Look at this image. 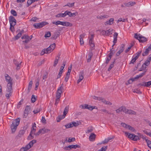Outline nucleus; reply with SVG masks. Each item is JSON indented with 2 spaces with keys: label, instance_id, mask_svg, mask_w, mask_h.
Segmentation results:
<instances>
[{
  "label": "nucleus",
  "instance_id": "obj_54",
  "mask_svg": "<svg viewBox=\"0 0 151 151\" xmlns=\"http://www.w3.org/2000/svg\"><path fill=\"white\" fill-rule=\"evenodd\" d=\"M51 35L50 32H47L45 35V37H49Z\"/></svg>",
  "mask_w": 151,
  "mask_h": 151
},
{
  "label": "nucleus",
  "instance_id": "obj_10",
  "mask_svg": "<svg viewBox=\"0 0 151 151\" xmlns=\"http://www.w3.org/2000/svg\"><path fill=\"white\" fill-rule=\"evenodd\" d=\"M55 47V43H53L50 45L47 48L45 49L46 54L49 53L51 52L54 49Z\"/></svg>",
  "mask_w": 151,
  "mask_h": 151
},
{
  "label": "nucleus",
  "instance_id": "obj_49",
  "mask_svg": "<svg viewBox=\"0 0 151 151\" xmlns=\"http://www.w3.org/2000/svg\"><path fill=\"white\" fill-rule=\"evenodd\" d=\"M65 64H66V62H64L63 64V66H62L60 67V71H63V70L65 67Z\"/></svg>",
  "mask_w": 151,
  "mask_h": 151
},
{
  "label": "nucleus",
  "instance_id": "obj_37",
  "mask_svg": "<svg viewBox=\"0 0 151 151\" xmlns=\"http://www.w3.org/2000/svg\"><path fill=\"white\" fill-rule=\"evenodd\" d=\"M86 109H88L90 110H92L94 109V107H93V106H91L90 105H88L86 104Z\"/></svg>",
  "mask_w": 151,
  "mask_h": 151
},
{
  "label": "nucleus",
  "instance_id": "obj_18",
  "mask_svg": "<svg viewBox=\"0 0 151 151\" xmlns=\"http://www.w3.org/2000/svg\"><path fill=\"white\" fill-rule=\"evenodd\" d=\"M118 36V33L117 32H115L114 34V40H113V42L114 43V44L112 46H113L116 43L117 40V38Z\"/></svg>",
  "mask_w": 151,
  "mask_h": 151
},
{
  "label": "nucleus",
  "instance_id": "obj_34",
  "mask_svg": "<svg viewBox=\"0 0 151 151\" xmlns=\"http://www.w3.org/2000/svg\"><path fill=\"white\" fill-rule=\"evenodd\" d=\"M109 16L108 15H105L103 16H97V18L100 19H103L104 18H107Z\"/></svg>",
  "mask_w": 151,
  "mask_h": 151
},
{
  "label": "nucleus",
  "instance_id": "obj_11",
  "mask_svg": "<svg viewBox=\"0 0 151 151\" xmlns=\"http://www.w3.org/2000/svg\"><path fill=\"white\" fill-rule=\"evenodd\" d=\"M47 23L46 22H42L41 23H37L35 24H33V26L35 27L37 29L40 28L43 26L47 24Z\"/></svg>",
  "mask_w": 151,
  "mask_h": 151
},
{
  "label": "nucleus",
  "instance_id": "obj_47",
  "mask_svg": "<svg viewBox=\"0 0 151 151\" xmlns=\"http://www.w3.org/2000/svg\"><path fill=\"white\" fill-rule=\"evenodd\" d=\"M61 21H58L56 22L54 21V22H52V23L53 24H55L56 25H59V24L61 25Z\"/></svg>",
  "mask_w": 151,
  "mask_h": 151
},
{
  "label": "nucleus",
  "instance_id": "obj_55",
  "mask_svg": "<svg viewBox=\"0 0 151 151\" xmlns=\"http://www.w3.org/2000/svg\"><path fill=\"white\" fill-rule=\"evenodd\" d=\"M60 100V98H56L55 102V105L57 106V104L59 102Z\"/></svg>",
  "mask_w": 151,
  "mask_h": 151
},
{
  "label": "nucleus",
  "instance_id": "obj_16",
  "mask_svg": "<svg viewBox=\"0 0 151 151\" xmlns=\"http://www.w3.org/2000/svg\"><path fill=\"white\" fill-rule=\"evenodd\" d=\"M30 110V106H26L25 108L24 113V117L26 118Z\"/></svg>",
  "mask_w": 151,
  "mask_h": 151
},
{
  "label": "nucleus",
  "instance_id": "obj_43",
  "mask_svg": "<svg viewBox=\"0 0 151 151\" xmlns=\"http://www.w3.org/2000/svg\"><path fill=\"white\" fill-rule=\"evenodd\" d=\"M10 12L11 14L14 16H16L17 15V12L15 10L13 9H12Z\"/></svg>",
  "mask_w": 151,
  "mask_h": 151
},
{
  "label": "nucleus",
  "instance_id": "obj_20",
  "mask_svg": "<svg viewBox=\"0 0 151 151\" xmlns=\"http://www.w3.org/2000/svg\"><path fill=\"white\" fill-rule=\"evenodd\" d=\"M125 109V107L124 106H122L119 107L118 109L116 110V111L117 113H119V112L122 111L124 112V111Z\"/></svg>",
  "mask_w": 151,
  "mask_h": 151
},
{
  "label": "nucleus",
  "instance_id": "obj_8",
  "mask_svg": "<svg viewBox=\"0 0 151 151\" xmlns=\"http://www.w3.org/2000/svg\"><path fill=\"white\" fill-rule=\"evenodd\" d=\"M50 131V129L44 128L42 129H39L38 132L36 133L35 136H37L40 134H44L45 133H47Z\"/></svg>",
  "mask_w": 151,
  "mask_h": 151
},
{
  "label": "nucleus",
  "instance_id": "obj_21",
  "mask_svg": "<svg viewBox=\"0 0 151 151\" xmlns=\"http://www.w3.org/2000/svg\"><path fill=\"white\" fill-rule=\"evenodd\" d=\"M61 25L66 26H71L72 24L69 22H61Z\"/></svg>",
  "mask_w": 151,
  "mask_h": 151
},
{
  "label": "nucleus",
  "instance_id": "obj_22",
  "mask_svg": "<svg viewBox=\"0 0 151 151\" xmlns=\"http://www.w3.org/2000/svg\"><path fill=\"white\" fill-rule=\"evenodd\" d=\"M85 35V34H83L81 35L80 36V42L81 45H82L84 44V41L83 38Z\"/></svg>",
  "mask_w": 151,
  "mask_h": 151
},
{
  "label": "nucleus",
  "instance_id": "obj_46",
  "mask_svg": "<svg viewBox=\"0 0 151 151\" xmlns=\"http://www.w3.org/2000/svg\"><path fill=\"white\" fill-rule=\"evenodd\" d=\"M70 123L71 124V126L72 127H73V126L76 127L78 125V123H76L75 122H72Z\"/></svg>",
  "mask_w": 151,
  "mask_h": 151
},
{
  "label": "nucleus",
  "instance_id": "obj_24",
  "mask_svg": "<svg viewBox=\"0 0 151 151\" xmlns=\"http://www.w3.org/2000/svg\"><path fill=\"white\" fill-rule=\"evenodd\" d=\"M112 30L109 29L106 31L103 30L102 32L103 33H105L106 35L108 36L112 34Z\"/></svg>",
  "mask_w": 151,
  "mask_h": 151
},
{
  "label": "nucleus",
  "instance_id": "obj_31",
  "mask_svg": "<svg viewBox=\"0 0 151 151\" xmlns=\"http://www.w3.org/2000/svg\"><path fill=\"white\" fill-rule=\"evenodd\" d=\"M65 12L64 13H60L56 15V17H64L66 16Z\"/></svg>",
  "mask_w": 151,
  "mask_h": 151
},
{
  "label": "nucleus",
  "instance_id": "obj_48",
  "mask_svg": "<svg viewBox=\"0 0 151 151\" xmlns=\"http://www.w3.org/2000/svg\"><path fill=\"white\" fill-rule=\"evenodd\" d=\"M32 81H30L29 82V86H28V89L29 91H30L32 88Z\"/></svg>",
  "mask_w": 151,
  "mask_h": 151
},
{
  "label": "nucleus",
  "instance_id": "obj_42",
  "mask_svg": "<svg viewBox=\"0 0 151 151\" xmlns=\"http://www.w3.org/2000/svg\"><path fill=\"white\" fill-rule=\"evenodd\" d=\"M40 111V107H37L33 111V112L35 114L39 112Z\"/></svg>",
  "mask_w": 151,
  "mask_h": 151
},
{
  "label": "nucleus",
  "instance_id": "obj_26",
  "mask_svg": "<svg viewBox=\"0 0 151 151\" xmlns=\"http://www.w3.org/2000/svg\"><path fill=\"white\" fill-rule=\"evenodd\" d=\"M60 54H58L57 57H56L54 61V64L53 65V66H55L57 64L58 62V60L60 58Z\"/></svg>",
  "mask_w": 151,
  "mask_h": 151
},
{
  "label": "nucleus",
  "instance_id": "obj_63",
  "mask_svg": "<svg viewBox=\"0 0 151 151\" xmlns=\"http://www.w3.org/2000/svg\"><path fill=\"white\" fill-rule=\"evenodd\" d=\"M86 104H85L84 105H82L80 106V108L82 109H85L86 108Z\"/></svg>",
  "mask_w": 151,
  "mask_h": 151
},
{
  "label": "nucleus",
  "instance_id": "obj_41",
  "mask_svg": "<svg viewBox=\"0 0 151 151\" xmlns=\"http://www.w3.org/2000/svg\"><path fill=\"white\" fill-rule=\"evenodd\" d=\"M145 72H144L139 74V75H137L135 77V78H141L145 74Z\"/></svg>",
  "mask_w": 151,
  "mask_h": 151
},
{
  "label": "nucleus",
  "instance_id": "obj_60",
  "mask_svg": "<svg viewBox=\"0 0 151 151\" xmlns=\"http://www.w3.org/2000/svg\"><path fill=\"white\" fill-rule=\"evenodd\" d=\"M33 2V0H28L27 1V4L28 5V6L30 5Z\"/></svg>",
  "mask_w": 151,
  "mask_h": 151
},
{
  "label": "nucleus",
  "instance_id": "obj_1",
  "mask_svg": "<svg viewBox=\"0 0 151 151\" xmlns=\"http://www.w3.org/2000/svg\"><path fill=\"white\" fill-rule=\"evenodd\" d=\"M20 122V119L18 118L13 121L10 128L12 133H14L16 130L17 126L19 125Z\"/></svg>",
  "mask_w": 151,
  "mask_h": 151
},
{
  "label": "nucleus",
  "instance_id": "obj_30",
  "mask_svg": "<svg viewBox=\"0 0 151 151\" xmlns=\"http://www.w3.org/2000/svg\"><path fill=\"white\" fill-rule=\"evenodd\" d=\"M79 147H80L78 145H70L68 146V147H67V148H70V149H71L72 148L76 149L77 148H79Z\"/></svg>",
  "mask_w": 151,
  "mask_h": 151
},
{
  "label": "nucleus",
  "instance_id": "obj_14",
  "mask_svg": "<svg viewBox=\"0 0 151 151\" xmlns=\"http://www.w3.org/2000/svg\"><path fill=\"white\" fill-rule=\"evenodd\" d=\"M36 129L32 128L31 132L28 137V139H32L33 138V137L32 136V134H34L35 135L36 133H35L36 132Z\"/></svg>",
  "mask_w": 151,
  "mask_h": 151
},
{
  "label": "nucleus",
  "instance_id": "obj_5",
  "mask_svg": "<svg viewBox=\"0 0 151 151\" xmlns=\"http://www.w3.org/2000/svg\"><path fill=\"white\" fill-rule=\"evenodd\" d=\"M12 87H7L5 96L7 99H9L11 96L12 93Z\"/></svg>",
  "mask_w": 151,
  "mask_h": 151
},
{
  "label": "nucleus",
  "instance_id": "obj_2",
  "mask_svg": "<svg viewBox=\"0 0 151 151\" xmlns=\"http://www.w3.org/2000/svg\"><path fill=\"white\" fill-rule=\"evenodd\" d=\"M36 140H33L31 141L29 144L25 146V147H22L20 150L19 151H27L30 149L32 147L33 144L36 143Z\"/></svg>",
  "mask_w": 151,
  "mask_h": 151
},
{
  "label": "nucleus",
  "instance_id": "obj_23",
  "mask_svg": "<svg viewBox=\"0 0 151 151\" xmlns=\"http://www.w3.org/2000/svg\"><path fill=\"white\" fill-rule=\"evenodd\" d=\"M138 40L140 42H143L146 41L147 39L146 38L141 35L139 38Z\"/></svg>",
  "mask_w": 151,
  "mask_h": 151
},
{
  "label": "nucleus",
  "instance_id": "obj_40",
  "mask_svg": "<svg viewBox=\"0 0 151 151\" xmlns=\"http://www.w3.org/2000/svg\"><path fill=\"white\" fill-rule=\"evenodd\" d=\"M112 49H111L110 51V53L109 54L108 57L111 58L112 56L113 55L114 53V51L113 50H112Z\"/></svg>",
  "mask_w": 151,
  "mask_h": 151
},
{
  "label": "nucleus",
  "instance_id": "obj_62",
  "mask_svg": "<svg viewBox=\"0 0 151 151\" xmlns=\"http://www.w3.org/2000/svg\"><path fill=\"white\" fill-rule=\"evenodd\" d=\"M140 35H138L137 34H135L134 37L135 38L137 39L138 40H139V38L140 37Z\"/></svg>",
  "mask_w": 151,
  "mask_h": 151
},
{
  "label": "nucleus",
  "instance_id": "obj_12",
  "mask_svg": "<svg viewBox=\"0 0 151 151\" xmlns=\"http://www.w3.org/2000/svg\"><path fill=\"white\" fill-rule=\"evenodd\" d=\"M94 37V35H91V37L89 39V44L90 46L93 49H94V42L93 41V38Z\"/></svg>",
  "mask_w": 151,
  "mask_h": 151
},
{
  "label": "nucleus",
  "instance_id": "obj_53",
  "mask_svg": "<svg viewBox=\"0 0 151 151\" xmlns=\"http://www.w3.org/2000/svg\"><path fill=\"white\" fill-rule=\"evenodd\" d=\"M74 3H68L65 6H68L69 7H72L74 5Z\"/></svg>",
  "mask_w": 151,
  "mask_h": 151
},
{
  "label": "nucleus",
  "instance_id": "obj_33",
  "mask_svg": "<svg viewBox=\"0 0 151 151\" xmlns=\"http://www.w3.org/2000/svg\"><path fill=\"white\" fill-rule=\"evenodd\" d=\"M96 135L94 133L91 134L89 137V139L90 141H93L95 139Z\"/></svg>",
  "mask_w": 151,
  "mask_h": 151
},
{
  "label": "nucleus",
  "instance_id": "obj_39",
  "mask_svg": "<svg viewBox=\"0 0 151 151\" xmlns=\"http://www.w3.org/2000/svg\"><path fill=\"white\" fill-rule=\"evenodd\" d=\"M22 33L21 32H20L18 33L16 36H15V40H17L20 38L21 36H22Z\"/></svg>",
  "mask_w": 151,
  "mask_h": 151
},
{
  "label": "nucleus",
  "instance_id": "obj_25",
  "mask_svg": "<svg viewBox=\"0 0 151 151\" xmlns=\"http://www.w3.org/2000/svg\"><path fill=\"white\" fill-rule=\"evenodd\" d=\"M69 109V107L68 106H67L65 107L63 112L64 117H63V118L65 117V116H66V114L68 113Z\"/></svg>",
  "mask_w": 151,
  "mask_h": 151
},
{
  "label": "nucleus",
  "instance_id": "obj_56",
  "mask_svg": "<svg viewBox=\"0 0 151 151\" xmlns=\"http://www.w3.org/2000/svg\"><path fill=\"white\" fill-rule=\"evenodd\" d=\"M36 100V98L34 95H32L31 98L32 102L34 103L35 101Z\"/></svg>",
  "mask_w": 151,
  "mask_h": 151
},
{
  "label": "nucleus",
  "instance_id": "obj_36",
  "mask_svg": "<svg viewBox=\"0 0 151 151\" xmlns=\"http://www.w3.org/2000/svg\"><path fill=\"white\" fill-rule=\"evenodd\" d=\"M112 138L111 137H108L107 139H105L103 141V143L105 144L107 143L109 141L111 140L112 139Z\"/></svg>",
  "mask_w": 151,
  "mask_h": 151
},
{
  "label": "nucleus",
  "instance_id": "obj_13",
  "mask_svg": "<svg viewBox=\"0 0 151 151\" xmlns=\"http://www.w3.org/2000/svg\"><path fill=\"white\" fill-rule=\"evenodd\" d=\"M124 49V45L122 44L121 45L120 47H119V50L116 53V56H118L120 55V54L122 53Z\"/></svg>",
  "mask_w": 151,
  "mask_h": 151
},
{
  "label": "nucleus",
  "instance_id": "obj_61",
  "mask_svg": "<svg viewBox=\"0 0 151 151\" xmlns=\"http://www.w3.org/2000/svg\"><path fill=\"white\" fill-rule=\"evenodd\" d=\"M65 127L66 128H69L72 127L71 126V123L65 125Z\"/></svg>",
  "mask_w": 151,
  "mask_h": 151
},
{
  "label": "nucleus",
  "instance_id": "obj_3",
  "mask_svg": "<svg viewBox=\"0 0 151 151\" xmlns=\"http://www.w3.org/2000/svg\"><path fill=\"white\" fill-rule=\"evenodd\" d=\"M4 76L6 81L7 83V87H12L13 85V79L10 77L7 74H5Z\"/></svg>",
  "mask_w": 151,
  "mask_h": 151
},
{
  "label": "nucleus",
  "instance_id": "obj_27",
  "mask_svg": "<svg viewBox=\"0 0 151 151\" xmlns=\"http://www.w3.org/2000/svg\"><path fill=\"white\" fill-rule=\"evenodd\" d=\"M83 78V73H81L79 75V78L77 81V83H79Z\"/></svg>",
  "mask_w": 151,
  "mask_h": 151
},
{
  "label": "nucleus",
  "instance_id": "obj_15",
  "mask_svg": "<svg viewBox=\"0 0 151 151\" xmlns=\"http://www.w3.org/2000/svg\"><path fill=\"white\" fill-rule=\"evenodd\" d=\"M27 127L25 126L23 127V129L20 130L19 132L18 136L20 137L22 136L24 134L25 132V131L27 129Z\"/></svg>",
  "mask_w": 151,
  "mask_h": 151
},
{
  "label": "nucleus",
  "instance_id": "obj_32",
  "mask_svg": "<svg viewBox=\"0 0 151 151\" xmlns=\"http://www.w3.org/2000/svg\"><path fill=\"white\" fill-rule=\"evenodd\" d=\"M141 52V51H139L135 55H134L132 57L137 60L140 55Z\"/></svg>",
  "mask_w": 151,
  "mask_h": 151
},
{
  "label": "nucleus",
  "instance_id": "obj_52",
  "mask_svg": "<svg viewBox=\"0 0 151 151\" xmlns=\"http://www.w3.org/2000/svg\"><path fill=\"white\" fill-rule=\"evenodd\" d=\"M136 78H135V77L134 78H131L129 79L128 81V83L129 84H130L132 83V82L135 81V79Z\"/></svg>",
  "mask_w": 151,
  "mask_h": 151
},
{
  "label": "nucleus",
  "instance_id": "obj_38",
  "mask_svg": "<svg viewBox=\"0 0 151 151\" xmlns=\"http://www.w3.org/2000/svg\"><path fill=\"white\" fill-rule=\"evenodd\" d=\"M150 51V50L149 49H148L147 48L146 49L145 51L144 52H143L142 53V56H145V55H147L148 54L149 52Z\"/></svg>",
  "mask_w": 151,
  "mask_h": 151
},
{
  "label": "nucleus",
  "instance_id": "obj_7",
  "mask_svg": "<svg viewBox=\"0 0 151 151\" xmlns=\"http://www.w3.org/2000/svg\"><path fill=\"white\" fill-rule=\"evenodd\" d=\"M121 125L123 127L125 128L132 132H134L135 131V129L134 128L129 125H127L124 123H121Z\"/></svg>",
  "mask_w": 151,
  "mask_h": 151
},
{
  "label": "nucleus",
  "instance_id": "obj_51",
  "mask_svg": "<svg viewBox=\"0 0 151 151\" xmlns=\"http://www.w3.org/2000/svg\"><path fill=\"white\" fill-rule=\"evenodd\" d=\"M93 130V128L92 127H89L88 128V129L87 130V132L88 133H90L92 132Z\"/></svg>",
  "mask_w": 151,
  "mask_h": 151
},
{
  "label": "nucleus",
  "instance_id": "obj_4",
  "mask_svg": "<svg viewBox=\"0 0 151 151\" xmlns=\"http://www.w3.org/2000/svg\"><path fill=\"white\" fill-rule=\"evenodd\" d=\"M126 136L131 139L132 140L134 141H137V136H136V135L134 134H131L127 132H124Z\"/></svg>",
  "mask_w": 151,
  "mask_h": 151
},
{
  "label": "nucleus",
  "instance_id": "obj_59",
  "mask_svg": "<svg viewBox=\"0 0 151 151\" xmlns=\"http://www.w3.org/2000/svg\"><path fill=\"white\" fill-rule=\"evenodd\" d=\"M114 65V62H113L112 64H111L110 65L109 67L108 68V70L109 71L113 67Z\"/></svg>",
  "mask_w": 151,
  "mask_h": 151
},
{
  "label": "nucleus",
  "instance_id": "obj_9",
  "mask_svg": "<svg viewBox=\"0 0 151 151\" xmlns=\"http://www.w3.org/2000/svg\"><path fill=\"white\" fill-rule=\"evenodd\" d=\"M62 85L60 87L58 88L56 94V98H60L61 97V94L62 92V90L63 87Z\"/></svg>",
  "mask_w": 151,
  "mask_h": 151
},
{
  "label": "nucleus",
  "instance_id": "obj_6",
  "mask_svg": "<svg viewBox=\"0 0 151 151\" xmlns=\"http://www.w3.org/2000/svg\"><path fill=\"white\" fill-rule=\"evenodd\" d=\"M9 20L11 27H12L14 28V26L16 23V21L15 19L13 16H11L9 17Z\"/></svg>",
  "mask_w": 151,
  "mask_h": 151
},
{
  "label": "nucleus",
  "instance_id": "obj_45",
  "mask_svg": "<svg viewBox=\"0 0 151 151\" xmlns=\"http://www.w3.org/2000/svg\"><path fill=\"white\" fill-rule=\"evenodd\" d=\"M92 97L93 99H94L95 100H97L100 101H101V97H96L94 96H92Z\"/></svg>",
  "mask_w": 151,
  "mask_h": 151
},
{
  "label": "nucleus",
  "instance_id": "obj_28",
  "mask_svg": "<svg viewBox=\"0 0 151 151\" xmlns=\"http://www.w3.org/2000/svg\"><path fill=\"white\" fill-rule=\"evenodd\" d=\"M101 101L106 104H108L109 105H111V103L109 101H106V100L104 98H102L101 97Z\"/></svg>",
  "mask_w": 151,
  "mask_h": 151
},
{
  "label": "nucleus",
  "instance_id": "obj_58",
  "mask_svg": "<svg viewBox=\"0 0 151 151\" xmlns=\"http://www.w3.org/2000/svg\"><path fill=\"white\" fill-rule=\"evenodd\" d=\"M75 140V138L73 137L71 138H69L68 140V142H71L74 141Z\"/></svg>",
  "mask_w": 151,
  "mask_h": 151
},
{
  "label": "nucleus",
  "instance_id": "obj_35",
  "mask_svg": "<svg viewBox=\"0 0 151 151\" xmlns=\"http://www.w3.org/2000/svg\"><path fill=\"white\" fill-rule=\"evenodd\" d=\"M138 86H144L148 87L147 82H143L142 83L139 84Z\"/></svg>",
  "mask_w": 151,
  "mask_h": 151
},
{
  "label": "nucleus",
  "instance_id": "obj_50",
  "mask_svg": "<svg viewBox=\"0 0 151 151\" xmlns=\"http://www.w3.org/2000/svg\"><path fill=\"white\" fill-rule=\"evenodd\" d=\"M137 135H136V136H137V141L139 140L141 138V137L142 135L140 133H137Z\"/></svg>",
  "mask_w": 151,
  "mask_h": 151
},
{
  "label": "nucleus",
  "instance_id": "obj_57",
  "mask_svg": "<svg viewBox=\"0 0 151 151\" xmlns=\"http://www.w3.org/2000/svg\"><path fill=\"white\" fill-rule=\"evenodd\" d=\"M150 61H149V60H147L145 61V62L144 63L145 64V65L148 66L150 64Z\"/></svg>",
  "mask_w": 151,
  "mask_h": 151
},
{
  "label": "nucleus",
  "instance_id": "obj_29",
  "mask_svg": "<svg viewBox=\"0 0 151 151\" xmlns=\"http://www.w3.org/2000/svg\"><path fill=\"white\" fill-rule=\"evenodd\" d=\"M93 55V53L91 52H90L88 53V58L87 59V62H89L91 61Z\"/></svg>",
  "mask_w": 151,
  "mask_h": 151
},
{
  "label": "nucleus",
  "instance_id": "obj_64",
  "mask_svg": "<svg viewBox=\"0 0 151 151\" xmlns=\"http://www.w3.org/2000/svg\"><path fill=\"white\" fill-rule=\"evenodd\" d=\"M136 60L135 59H134V58L132 57V59L130 62V64L133 63L134 64Z\"/></svg>",
  "mask_w": 151,
  "mask_h": 151
},
{
  "label": "nucleus",
  "instance_id": "obj_17",
  "mask_svg": "<svg viewBox=\"0 0 151 151\" xmlns=\"http://www.w3.org/2000/svg\"><path fill=\"white\" fill-rule=\"evenodd\" d=\"M124 113L126 114H135L136 113L134 111L131 109H127L125 107V109L124 111Z\"/></svg>",
  "mask_w": 151,
  "mask_h": 151
},
{
  "label": "nucleus",
  "instance_id": "obj_19",
  "mask_svg": "<svg viewBox=\"0 0 151 151\" xmlns=\"http://www.w3.org/2000/svg\"><path fill=\"white\" fill-rule=\"evenodd\" d=\"M114 21V19L113 18H110L109 20L107 21L106 22H105L104 24L105 25H111L113 23V21Z\"/></svg>",
  "mask_w": 151,
  "mask_h": 151
},
{
  "label": "nucleus",
  "instance_id": "obj_44",
  "mask_svg": "<svg viewBox=\"0 0 151 151\" xmlns=\"http://www.w3.org/2000/svg\"><path fill=\"white\" fill-rule=\"evenodd\" d=\"M66 15H68L70 17H72L74 14H72L70 12L66 11H65Z\"/></svg>",
  "mask_w": 151,
  "mask_h": 151
}]
</instances>
